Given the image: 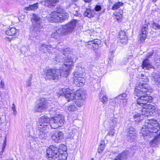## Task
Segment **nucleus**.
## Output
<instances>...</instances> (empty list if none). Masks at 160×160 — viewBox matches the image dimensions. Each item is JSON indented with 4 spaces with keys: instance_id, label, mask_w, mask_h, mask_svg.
<instances>
[{
    "instance_id": "obj_34",
    "label": "nucleus",
    "mask_w": 160,
    "mask_h": 160,
    "mask_svg": "<svg viewBox=\"0 0 160 160\" xmlns=\"http://www.w3.org/2000/svg\"><path fill=\"white\" fill-rule=\"evenodd\" d=\"M77 99V100L75 102L77 106L79 107H81L83 104L84 100L79 99Z\"/></svg>"
},
{
    "instance_id": "obj_7",
    "label": "nucleus",
    "mask_w": 160,
    "mask_h": 160,
    "mask_svg": "<svg viewBox=\"0 0 160 160\" xmlns=\"http://www.w3.org/2000/svg\"><path fill=\"white\" fill-rule=\"evenodd\" d=\"M64 118L61 115H58L51 118L49 122L50 126L52 128L56 129L62 126L64 122Z\"/></svg>"
},
{
    "instance_id": "obj_23",
    "label": "nucleus",
    "mask_w": 160,
    "mask_h": 160,
    "mask_svg": "<svg viewBox=\"0 0 160 160\" xmlns=\"http://www.w3.org/2000/svg\"><path fill=\"white\" fill-rule=\"evenodd\" d=\"M59 156L58 158L59 160H65L67 158V154L65 150H62L60 149L59 150Z\"/></svg>"
},
{
    "instance_id": "obj_29",
    "label": "nucleus",
    "mask_w": 160,
    "mask_h": 160,
    "mask_svg": "<svg viewBox=\"0 0 160 160\" xmlns=\"http://www.w3.org/2000/svg\"><path fill=\"white\" fill-rule=\"evenodd\" d=\"M139 81L141 82H144V83H142V82L137 83V86H136L135 88V89L137 88V86H138V83L145 84H147L146 83V82H147L148 81V78H147V77L145 76H142L141 78H140ZM148 87L150 88L149 87V86H148Z\"/></svg>"
},
{
    "instance_id": "obj_56",
    "label": "nucleus",
    "mask_w": 160,
    "mask_h": 160,
    "mask_svg": "<svg viewBox=\"0 0 160 160\" xmlns=\"http://www.w3.org/2000/svg\"><path fill=\"white\" fill-rule=\"evenodd\" d=\"M157 1V0H152V1L153 2H156Z\"/></svg>"
},
{
    "instance_id": "obj_39",
    "label": "nucleus",
    "mask_w": 160,
    "mask_h": 160,
    "mask_svg": "<svg viewBox=\"0 0 160 160\" xmlns=\"http://www.w3.org/2000/svg\"><path fill=\"white\" fill-rule=\"evenodd\" d=\"M146 37L147 35L146 34L142 33V34L140 35V41L142 42H144Z\"/></svg>"
},
{
    "instance_id": "obj_41",
    "label": "nucleus",
    "mask_w": 160,
    "mask_h": 160,
    "mask_svg": "<svg viewBox=\"0 0 160 160\" xmlns=\"http://www.w3.org/2000/svg\"><path fill=\"white\" fill-rule=\"evenodd\" d=\"M153 51H152L151 52H148L146 56V58L145 59H147V60H149V59L150 58H151L152 57V56L153 55Z\"/></svg>"
},
{
    "instance_id": "obj_16",
    "label": "nucleus",
    "mask_w": 160,
    "mask_h": 160,
    "mask_svg": "<svg viewBox=\"0 0 160 160\" xmlns=\"http://www.w3.org/2000/svg\"><path fill=\"white\" fill-rule=\"evenodd\" d=\"M151 79L160 88V74L156 72L152 73L151 75Z\"/></svg>"
},
{
    "instance_id": "obj_28",
    "label": "nucleus",
    "mask_w": 160,
    "mask_h": 160,
    "mask_svg": "<svg viewBox=\"0 0 160 160\" xmlns=\"http://www.w3.org/2000/svg\"><path fill=\"white\" fill-rule=\"evenodd\" d=\"M117 118H115L113 117H111L108 120L109 123L111 126H112L115 127L116 125L117 122Z\"/></svg>"
},
{
    "instance_id": "obj_6",
    "label": "nucleus",
    "mask_w": 160,
    "mask_h": 160,
    "mask_svg": "<svg viewBox=\"0 0 160 160\" xmlns=\"http://www.w3.org/2000/svg\"><path fill=\"white\" fill-rule=\"evenodd\" d=\"M45 78L47 80H58L63 74L61 69H52L50 68L44 70Z\"/></svg>"
},
{
    "instance_id": "obj_25",
    "label": "nucleus",
    "mask_w": 160,
    "mask_h": 160,
    "mask_svg": "<svg viewBox=\"0 0 160 160\" xmlns=\"http://www.w3.org/2000/svg\"><path fill=\"white\" fill-rule=\"evenodd\" d=\"M142 66V68L144 69H149L152 67L149 60H147V59H145L143 61Z\"/></svg>"
},
{
    "instance_id": "obj_3",
    "label": "nucleus",
    "mask_w": 160,
    "mask_h": 160,
    "mask_svg": "<svg viewBox=\"0 0 160 160\" xmlns=\"http://www.w3.org/2000/svg\"><path fill=\"white\" fill-rule=\"evenodd\" d=\"M63 59H62V57L58 56L54 60V62H63L64 65H63L62 68V72H63L62 75L63 77H67L69 74V72L71 67L72 66L73 63L76 61L77 58L75 56L72 55V56H68L67 57H63Z\"/></svg>"
},
{
    "instance_id": "obj_18",
    "label": "nucleus",
    "mask_w": 160,
    "mask_h": 160,
    "mask_svg": "<svg viewBox=\"0 0 160 160\" xmlns=\"http://www.w3.org/2000/svg\"><path fill=\"white\" fill-rule=\"evenodd\" d=\"M52 48V47L50 45L42 43L39 47V50L42 53H45Z\"/></svg>"
},
{
    "instance_id": "obj_21",
    "label": "nucleus",
    "mask_w": 160,
    "mask_h": 160,
    "mask_svg": "<svg viewBox=\"0 0 160 160\" xmlns=\"http://www.w3.org/2000/svg\"><path fill=\"white\" fill-rule=\"evenodd\" d=\"M79 132L78 129L77 128H73L72 130L68 133L67 138H68L72 139L75 135H77Z\"/></svg>"
},
{
    "instance_id": "obj_54",
    "label": "nucleus",
    "mask_w": 160,
    "mask_h": 160,
    "mask_svg": "<svg viewBox=\"0 0 160 160\" xmlns=\"http://www.w3.org/2000/svg\"><path fill=\"white\" fill-rule=\"evenodd\" d=\"M4 85V82L2 81L1 82V84L0 85V87H2Z\"/></svg>"
},
{
    "instance_id": "obj_52",
    "label": "nucleus",
    "mask_w": 160,
    "mask_h": 160,
    "mask_svg": "<svg viewBox=\"0 0 160 160\" xmlns=\"http://www.w3.org/2000/svg\"><path fill=\"white\" fill-rule=\"evenodd\" d=\"M26 48L25 47H22V49H21V51L22 52V53H25L26 52Z\"/></svg>"
},
{
    "instance_id": "obj_22",
    "label": "nucleus",
    "mask_w": 160,
    "mask_h": 160,
    "mask_svg": "<svg viewBox=\"0 0 160 160\" xmlns=\"http://www.w3.org/2000/svg\"><path fill=\"white\" fill-rule=\"evenodd\" d=\"M129 153V151L126 150L123 152L121 154L118 155L114 160H123Z\"/></svg>"
},
{
    "instance_id": "obj_33",
    "label": "nucleus",
    "mask_w": 160,
    "mask_h": 160,
    "mask_svg": "<svg viewBox=\"0 0 160 160\" xmlns=\"http://www.w3.org/2000/svg\"><path fill=\"white\" fill-rule=\"evenodd\" d=\"M76 109V108L74 105H70L66 108V110L69 112L75 111Z\"/></svg>"
},
{
    "instance_id": "obj_53",
    "label": "nucleus",
    "mask_w": 160,
    "mask_h": 160,
    "mask_svg": "<svg viewBox=\"0 0 160 160\" xmlns=\"http://www.w3.org/2000/svg\"><path fill=\"white\" fill-rule=\"evenodd\" d=\"M6 138H5V141H4L3 143V146L2 149V150L4 149V148H5V146L6 145Z\"/></svg>"
},
{
    "instance_id": "obj_27",
    "label": "nucleus",
    "mask_w": 160,
    "mask_h": 160,
    "mask_svg": "<svg viewBox=\"0 0 160 160\" xmlns=\"http://www.w3.org/2000/svg\"><path fill=\"white\" fill-rule=\"evenodd\" d=\"M93 10H91L90 8H87L84 12V15L89 18L93 17L94 14L93 13Z\"/></svg>"
},
{
    "instance_id": "obj_40",
    "label": "nucleus",
    "mask_w": 160,
    "mask_h": 160,
    "mask_svg": "<svg viewBox=\"0 0 160 160\" xmlns=\"http://www.w3.org/2000/svg\"><path fill=\"white\" fill-rule=\"evenodd\" d=\"M47 132H41L39 135V138L41 139H43L47 136Z\"/></svg>"
},
{
    "instance_id": "obj_10",
    "label": "nucleus",
    "mask_w": 160,
    "mask_h": 160,
    "mask_svg": "<svg viewBox=\"0 0 160 160\" xmlns=\"http://www.w3.org/2000/svg\"><path fill=\"white\" fill-rule=\"evenodd\" d=\"M73 78L74 84L78 87H82L84 85L85 79L82 78V73L75 72Z\"/></svg>"
},
{
    "instance_id": "obj_4",
    "label": "nucleus",
    "mask_w": 160,
    "mask_h": 160,
    "mask_svg": "<svg viewBox=\"0 0 160 160\" xmlns=\"http://www.w3.org/2000/svg\"><path fill=\"white\" fill-rule=\"evenodd\" d=\"M32 20L33 24L30 32L32 37L38 38L43 34V23L41 18L34 14H33Z\"/></svg>"
},
{
    "instance_id": "obj_9",
    "label": "nucleus",
    "mask_w": 160,
    "mask_h": 160,
    "mask_svg": "<svg viewBox=\"0 0 160 160\" xmlns=\"http://www.w3.org/2000/svg\"><path fill=\"white\" fill-rule=\"evenodd\" d=\"M78 20L73 19L62 26L65 34L71 33L76 28Z\"/></svg>"
},
{
    "instance_id": "obj_8",
    "label": "nucleus",
    "mask_w": 160,
    "mask_h": 160,
    "mask_svg": "<svg viewBox=\"0 0 160 160\" xmlns=\"http://www.w3.org/2000/svg\"><path fill=\"white\" fill-rule=\"evenodd\" d=\"M60 148L53 146H50L47 150V154L49 160H55L59 156Z\"/></svg>"
},
{
    "instance_id": "obj_50",
    "label": "nucleus",
    "mask_w": 160,
    "mask_h": 160,
    "mask_svg": "<svg viewBox=\"0 0 160 160\" xmlns=\"http://www.w3.org/2000/svg\"><path fill=\"white\" fill-rule=\"evenodd\" d=\"M153 27H154V26L155 27L157 28H158L160 29V25H159L157 23H156L154 22L153 23Z\"/></svg>"
},
{
    "instance_id": "obj_37",
    "label": "nucleus",
    "mask_w": 160,
    "mask_h": 160,
    "mask_svg": "<svg viewBox=\"0 0 160 160\" xmlns=\"http://www.w3.org/2000/svg\"><path fill=\"white\" fill-rule=\"evenodd\" d=\"M91 43L89 44H94V45L93 46V47L96 48L98 47V43L99 42V41L98 40H94L93 41H91Z\"/></svg>"
},
{
    "instance_id": "obj_47",
    "label": "nucleus",
    "mask_w": 160,
    "mask_h": 160,
    "mask_svg": "<svg viewBox=\"0 0 160 160\" xmlns=\"http://www.w3.org/2000/svg\"><path fill=\"white\" fill-rule=\"evenodd\" d=\"M133 116L134 118H141L142 117L141 114H140L137 112L135 113V114L133 115Z\"/></svg>"
},
{
    "instance_id": "obj_36",
    "label": "nucleus",
    "mask_w": 160,
    "mask_h": 160,
    "mask_svg": "<svg viewBox=\"0 0 160 160\" xmlns=\"http://www.w3.org/2000/svg\"><path fill=\"white\" fill-rule=\"evenodd\" d=\"M105 144L101 143L98 149V152L99 153H101L103 151L105 148Z\"/></svg>"
},
{
    "instance_id": "obj_45",
    "label": "nucleus",
    "mask_w": 160,
    "mask_h": 160,
    "mask_svg": "<svg viewBox=\"0 0 160 160\" xmlns=\"http://www.w3.org/2000/svg\"><path fill=\"white\" fill-rule=\"evenodd\" d=\"M108 98L106 96H103L101 99V101L103 103L107 102L108 101Z\"/></svg>"
},
{
    "instance_id": "obj_19",
    "label": "nucleus",
    "mask_w": 160,
    "mask_h": 160,
    "mask_svg": "<svg viewBox=\"0 0 160 160\" xmlns=\"http://www.w3.org/2000/svg\"><path fill=\"white\" fill-rule=\"evenodd\" d=\"M119 38L121 40L120 42L123 44H125L127 43L128 37L124 32L121 31L119 32Z\"/></svg>"
},
{
    "instance_id": "obj_14",
    "label": "nucleus",
    "mask_w": 160,
    "mask_h": 160,
    "mask_svg": "<svg viewBox=\"0 0 160 160\" xmlns=\"http://www.w3.org/2000/svg\"><path fill=\"white\" fill-rule=\"evenodd\" d=\"M63 136L64 134L62 132L57 130L54 132L53 135L52 136V138L55 142H59L62 140Z\"/></svg>"
},
{
    "instance_id": "obj_20",
    "label": "nucleus",
    "mask_w": 160,
    "mask_h": 160,
    "mask_svg": "<svg viewBox=\"0 0 160 160\" xmlns=\"http://www.w3.org/2000/svg\"><path fill=\"white\" fill-rule=\"evenodd\" d=\"M50 120L47 116H44L40 118L39 122L41 124L45 126H47L48 124H50L49 122Z\"/></svg>"
},
{
    "instance_id": "obj_32",
    "label": "nucleus",
    "mask_w": 160,
    "mask_h": 160,
    "mask_svg": "<svg viewBox=\"0 0 160 160\" xmlns=\"http://www.w3.org/2000/svg\"><path fill=\"white\" fill-rule=\"evenodd\" d=\"M47 126H45L42 124H40L38 128V129L41 132H47Z\"/></svg>"
},
{
    "instance_id": "obj_31",
    "label": "nucleus",
    "mask_w": 160,
    "mask_h": 160,
    "mask_svg": "<svg viewBox=\"0 0 160 160\" xmlns=\"http://www.w3.org/2000/svg\"><path fill=\"white\" fill-rule=\"evenodd\" d=\"M123 5V3L121 2H119L115 3L112 8V9L115 10L118 9L121 6Z\"/></svg>"
},
{
    "instance_id": "obj_44",
    "label": "nucleus",
    "mask_w": 160,
    "mask_h": 160,
    "mask_svg": "<svg viewBox=\"0 0 160 160\" xmlns=\"http://www.w3.org/2000/svg\"><path fill=\"white\" fill-rule=\"evenodd\" d=\"M114 129H113L111 128L110 130L108 133L107 135L112 137L114 135Z\"/></svg>"
},
{
    "instance_id": "obj_15",
    "label": "nucleus",
    "mask_w": 160,
    "mask_h": 160,
    "mask_svg": "<svg viewBox=\"0 0 160 160\" xmlns=\"http://www.w3.org/2000/svg\"><path fill=\"white\" fill-rule=\"evenodd\" d=\"M65 33L62 26L57 30H53L51 35V37L55 38H58L65 35Z\"/></svg>"
},
{
    "instance_id": "obj_49",
    "label": "nucleus",
    "mask_w": 160,
    "mask_h": 160,
    "mask_svg": "<svg viewBox=\"0 0 160 160\" xmlns=\"http://www.w3.org/2000/svg\"><path fill=\"white\" fill-rule=\"evenodd\" d=\"M101 7L100 6L97 5L95 7V9L96 11H99L101 10Z\"/></svg>"
},
{
    "instance_id": "obj_17",
    "label": "nucleus",
    "mask_w": 160,
    "mask_h": 160,
    "mask_svg": "<svg viewBox=\"0 0 160 160\" xmlns=\"http://www.w3.org/2000/svg\"><path fill=\"white\" fill-rule=\"evenodd\" d=\"M75 95V99H79L84 100L86 97L85 92L81 90L77 91Z\"/></svg>"
},
{
    "instance_id": "obj_42",
    "label": "nucleus",
    "mask_w": 160,
    "mask_h": 160,
    "mask_svg": "<svg viewBox=\"0 0 160 160\" xmlns=\"http://www.w3.org/2000/svg\"><path fill=\"white\" fill-rule=\"evenodd\" d=\"M127 97V94L125 93H123L118 96V98L120 99L124 100L126 99Z\"/></svg>"
},
{
    "instance_id": "obj_46",
    "label": "nucleus",
    "mask_w": 160,
    "mask_h": 160,
    "mask_svg": "<svg viewBox=\"0 0 160 160\" xmlns=\"http://www.w3.org/2000/svg\"><path fill=\"white\" fill-rule=\"evenodd\" d=\"M62 54L65 56L66 55L68 54L69 52L68 51V48H66L64 49H62Z\"/></svg>"
},
{
    "instance_id": "obj_12",
    "label": "nucleus",
    "mask_w": 160,
    "mask_h": 160,
    "mask_svg": "<svg viewBox=\"0 0 160 160\" xmlns=\"http://www.w3.org/2000/svg\"><path fill=\"white\" fill-rule=\"evenodd\" d=\"M127 133V139L128 141L132 142L136 138V132L135 129L132 127L128 128L126 130Z\"/></svg>"
},
{
    "instance_id": "obj_5",
    "label": "nucleus",
    "mask_w": 160,
    "mask_h": 160,
    "mask_svg": "<svg viewBox=\"0 0 160 160\" xmlns=\"http://www.w3.org/2000/svg\"><path fill=\"white\" fill-rule=\"evenodd\" d=\"M69 15L64 12V9L61 7H58L56 11L52 12L48 17V20L51 22H61L68 19Z\"/></svg>"
},
{
    "instance_id": "obj_57",
    "label": "nucleus",
    "mask_w": 160,
    "mask_h": 160,
    "mask_svg": "<svg viewBox=\"0 0 160 160\" xmlns=\"http://www.w3.org/2000/svg\"><path fill=\"white\" fill-rule=\"evenodd\" d=\"M158 113V115H159V116H160V110L159 111Z\"/></svg>"
},
{
    "instance_id": "obj_13",
    "label": "nucleus",
    "mask_w": 160,
    "mask_h": 160,
    "mask_svg": "<svg viewBox=\"0 0 160 160\" xmlns=\"http://www.w3.org/2000/svg\"><path fill=\"white\" fill-rule=\"evenodd\" d=\"M63 92L62 96H64L65 97L68 99V102L75 99V95L74 93H73L72 91L70 90L68 88L65 89L64 88L62 89ZM62 94V93H60Z\"/></svg>"
},
{
    "instance_id": "obj_58",
    "label": "nucleus",
    "mask_w": 160,
    "mask_h": 160,
    "mask_svg": "<svg viewBox=\"0 0 160 160\" xmlns=\"http://www.w3.org/2000/svg\"><path fill=\"white\" fill-rule=\"evenodd\" d=\"M78 0H73V1H75V2L78 1Z\"/></svg>"
},
{
    "instance_id": "obj_60",
    "label": "nucleus",
    "mask_w": 160,
    "mask_h": 160,
    "mask_svg": "<svg viewBox=\"0 0 160 160\" xmlns=\"http://www.w3.org/2000/svg\"><path fill=\"white\" fill-rule=\"evenodd\" d=\"M62 146H64V147H65V146L63 145H62Z\"/></svg>"
},
{
    "instance_id": "obj_1",
    "label": "nucleus",
    "mask_w": 160,
    "mask_h": 160,
    "mask_svg": "<svg viewBox=\"0 0 160 160\" xmlns=\"http://www.w3.org/2000/svg\"><path fill=\"white\" fill-rule=\"evenodd\" d=\"M160 130V126L158 122L154 119H148L145 121L143 124L142 132L144 139L154 137V138L150 142L152 147L160 142V132L156 136V133Z\"/></svg>"
},
{
    "instance_id": "obj_43",
    "label": "nucleus",
    "mask_w": 160,
    "mask_h": 160,
    "mask_svg": "<svg viewBox=\"0 0 160 160\" xmlns=\"http://www.w3.org/2000/svg\"><path fill=\"white\" fill-rule=\"evenodd\" d=\"M147 112H146L145 110L144 109L142 110V112H141L140 114H141V115L142 116V117L143 118V116L144 115L145 116H147L148 115V113Z\"/></svg>"
},
{
    "instance_id": "obj_11",
    "label": "nucleus",
    "mask_w": 160,
    "mask_h": 160,
    "mask_svg": "<svg viewBox=\"0 0 160 160\" xmlns=\"http://www.w3.org/2000/svg\"><path fill=\"white\" fill-rule=\"evenodd\" d=\"M47 102L44 98H41L37 101V104L34 108L36 112H42L43 109H45L47 107Z\"/></svg>"
},
{
    "instance_id": "obj_2",
    "label": "nucleus",
    "mask_w": 160,
    "mask_h": 160,
    "mask_svg": "<svg viewBox=\"0 0 160 160\" xmlns=\"http://www.w3.org/2000/svg\"><path fill=\"white\" fill-rule=\"evenodd\" d=\"M138 85L134 89L135 94L139 97L137 99V103L141 106H145L147 109H154L153 106L149 104H147L152 101V97L148 95L151 91V89L145 84L138 83Z\"/></svg>"
},
{
    "instance_id": "obj_51",
    "label": "nucleus",
    "mask_w": 160,
    "mask_h": 160,
    "mask_svg": "<svg viewBox=\"0 0 160 160\" xmlns=\"http://www.w3.org/2000/svg\"><path fill=\"white\" fill-rule=\"evenodd\" d=\"M127 102V101L126 99L122 100V102L123 103V105L124 106H126V105Z\"/></svg>"
},
{
    "instance_id": "obj_55",
    "label": "nucleus",
    "mask_w": 160,
    "mask_h": 160,
    "mask_svg": "<svg viewBox=\"0 0 160 160\" xmlns=\"http://www.w3.org/2000/svg\"><path fill=\"white\" fill-rule=\"evenodd\" d=\"M91 0H84V1L87 2H91Z\"/></svg>"
},
{
    "instance_id": "obj_24",
    "label": "nucleus",
    "mask_w": 160,
    "mask_h": 160,
    "mask_svg": "<svg viewBox=\"0 0 160 160\" xmlns=\"http://www.w3.org/2000/svg\"><path fill=\"white\" fill-rule=\"evenodd\" d=\"M18 31L15 28H10L6 31V33L8 36H13L16 34L18 33Z\"/></svg>"
},
{
    "instance_id": "obj_35",
    "label": "nucleus",
    "mask_w": 160,
    "mask_h": 160,
    "mask_svg": "<svg viewBox=\"0 0 160 160\" xmlns=\"http://www.w3.org/2000/svg\"><path fill=\"white\" fill-rule=\"evenodd\" d=\"M148 29V25L147 24H144L142 26V33L146 34L147 31Z\"/></svg>"
},
{
    "instance_id": "obj_38",
    "label": "nucleus",
    "mask_w": 160,
    "mask_h": 160,
    "mask_svg": "<svg viewBox=\"0 0 160 160\" xmlns=\"http://www.w3.org/2000/svg\"><path fill=\"white\" fill-rule=\"evenodd\" d=\"M32 75H31L29 77V78L27 80L26 82V87L27 88L28 87H30L31 84V80L32 79Z\"/></svg>"
},
{
    "instance_id": "obj_48",
    "label": "nucleus",
    "mask_w": 160,
    "mask_h": 160,
    "mask_svg": "<svg viewBox=\"0 0 160 160\" xmlns=\"http://www.w3.org/2000/svg\"><path fill=\"white\" fill-rule=\"evenodd\" d=\"M12 105V110L13 111V114H14V115H15L17 112L16 110L15 106L14 103H13Z\"/></svg>"
},
{
    "instance_id": "obj_30",
    "label": "nucleus",
    "mask_w": 160,
    "mask_h": 160,
    "mask_svg": "<svg viewBox=\"0 0 160 160\" xmlns=\"http://www.w3.org/2000/svg\"><path fill=\"white\" fill-rule=\"evenodd\" d=\"M38 4L35 3L30 5L28 7H26L25 9L27 10H32L37 9L38 7Z\"/></svg>"
},
{
    "instance_id": "obj_26",
    "label": "nucleus",
    "mask_w": 160,
    "mask_h": 160,
    "mask_svg": "<svg viewBox=\"0 0 160 160\" xmlns=\"http://www.w3.org/2000/svg\"><path fill=\"white\" fill-rule=\"evenodd\" d=\"M58 1V0H46L45 5L48 7L51 8L54 6Z\"/></svg>"
},
{
    "instance_id": "obj_59",
    "label": "nucleus",
    "mask_w": 160,
    "mask_h": 160,
    "mask_svg": "<svg viewBox=\"0 0 160 160\" xmlns=\"http://www.w3.org/2000/svg\"><path fill=\"white\" fill-rule=\"evenodd\" d=\"M91 160H93V158H92V159H91Z\"/></svg>"
}]
</instances>
